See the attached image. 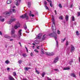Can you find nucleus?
Listing matches in <instances>:
<instances>
[{
	"instance_id": "obj_1",
	"label": "nucleus",
	"mask_w": 80,
	"mask_h": 80,
	"mask_svg": "<svg viewBox=\"0 0 80 80\" xmlns=\"http://www.w3.org/2000/svg\"><path fill=\"white\" fill-rule=\"evenodd\" d=\"M49 36L50 37H54L55 40H57V34L55 32L49 34Z\"/></svg>"
},
{
	"instance_id": "obj_2",
	"label": "nucleus",
	"mask_w": 80,
	"mask_h": 80,
	"mask_svg": "<svg viewBox=\"0 0 80 80\" xmlns=\"http://www.w3.org/2000/svg\"><path fill=\"white\" fill-rule=\"evenodd\" d=\"M20 17L23 19L26 18V20H28V16L27 15V13H25L24 14L20 16Z\"/></svg>"
},
{
	"instance_id": "obj_3",
	"label": "nucleus",
	"mask_w": 80,
	"mask_h": 80,
	"mask_svg": "<svg viewBox=\"0 0 80 80\" xmlns=\"http://www.w3.org/2000/svg\"><path fill=\"white\" fill-rule=\"evenodd\" d=\"M15 31L14 30V28H12L11 30V34L13 37H16V35L15 34Z\"/></svg>"
},
{
	"instance_id": "obj_4",
	"label": "nucleus",
	"mask_w": 80,
	"mask_h": 80,
	"mask_svg": "<svg viewBox=\"0 0 80 80\" xmlns=\"http://www.w3.org/2000/svg\"><path fill=\"white\" fill-rule=\"evenodd\" d=\"M20 27V24L19 22H17V24H15L14 26L15 29H17L18 28H19Z\"/></svg>"
},
{
	"instance_id": "obj_5",
	"label": "nucleus",
	"mask_w": 80,
	"mask_h": 80,
	"mask_svg": "<svg viewBox=\"0 0 80 80\" xmlns=\"http://www.w3.org/2000/svg\"><path fill=\"white\" fill-rule=\"evenodd\" d=\"M42 34V33H39L38 34L36 37V38L38 40V39H41Z\"/></svg>"
},
{
	"instance_id": "obj_6",
	"label": "nucleus",
	"mask_w": 80,
	"mask_h": 80,
	"mask_svg": "<svg viewBox=\"0 0 80 80\" xmlns=\"http://www.w3.org/2000/svg\"><path fill=\"white\" fill-rule=\"evenodd\" d=\"M22 29H20L19 31L18 32V36L19 38H20V37H21V36L22 35Z\"/></svg>"
},
{
	"instance_id": "obj_7",
	"label": "nucleus",
	"mask_w": 80,
	"mask_h": 80,
	"mask_svg": "<svg viewBox=\"0 0 80 80\" xmlns=\"http://www.w3.org/2000/svg\"><path fill=\"white\" fill-rule=\"evenodd\" d=\"M16 19L15 18L11 19L10 21L8 22V24H11V23L12 22H14V21H15Z\"/></svg>"
},
{
	"instance_id": "obj_8",
	"label": "nucleus",
	"mask_w": 80,
	"mask_h": 80,
	"mask_svg": "<svg viewBox=\"0 0 80 80\" xmlns=\"http://www.w3.org/2000/svg\"><path fill=\"white\" fill-rule=\"evenodd\" d=\"M71 47H71V52H73V51H74V50H75V48L72 45H71Z\"/></svg>"
},
{
	"instance_id": "obj_9",
	"label": "nucleus",
	"mask_w": 80,
	"mask_h": 80,
	"mask_svg": "<svg viewBox=\"0 0 80 80\" xmlns=\"http://www.w3.org/2000/svg\"><path fill=\"white\" fill-rule=\"evenodd\" d=\"M8 78L9 80H14V78L11 76H9Z\"/></svg>"
},
{
	"instance_id": "obj_10",
	"label": "nucleus",
	"mask_w": 80,
	"mask_h": 80,
	"mask_svg": "<svg viewBox=\"0 0 80 80\" xmlns=\"http://www.w3.org/2000/svg\"><path fill=\"white\" fill-rule=\"evenodd\" d=\"M52 29L53 32H54H54H55V31H56V28L55 27H55L53 28V25H52Z\"/></svg>"
},
{
	"instance_id": "obj_11",
	"label": "nucleus",
	"mask_w": 80,
	"mask_h": 80,
	"mask_svg": "<svg viewBox=\"0 0 80 80\" xmlns=\"http://www.w3.org/2000/svg\"><path fill=\"white\" fill-rule=\"evenodd\" d=\"M58 57L56 58L55 59V60L54 61V63H57V62H58Z\"/></svg>"
},
{
	"instance_id": "obj_12",
	"label": "nucleus",
	"mask_w": 80,
	"mask_h": 80,
	"mask_svg": "<svg viewBox=\"0 0 80 80\" xmlns=\"http://www.w3.org/2000/svg\"><path fill=\"white\" fill-rule=\"evenodd\" d=\"M12 11H10V12H8L6 13V15H10L11 13H12Z\"/></svg>"
},
{
	"instance_id": "obj_13",
	"label": "nucleus",
	"mask_w": 80,
	"mask_h": 80,
	"mask_svg": "<svg viewBox=\"0 0 80 80\" xmlns=\"http://www.w3.org/2000/svg\"><path fill=\"white\" fill-rule=\"evenodd\" d=\"M70 76L72 77H74V78H76V76H75V74L74 73H72L71 74Z\"/></svg>"
},
{
	"instance_id": "obj_14",
	"label": "nucleus",
	"mask_w": 80,
	"mask_h": 80,
	"mask_svg": "<svg viewBox=\"0 0 80 80\" xmlns=\"http://www.w3.org/2000/svg\"><path fill=\"white\" fill-rule=\"evenodd\" d=\"M30 69H31V68H28V67H25L24 68V70L25 71H28Z\"/></svg>"
},
{
	"instance_id": "obj_15",
	"label": "nucleus",
	"mask_w": 80,
	"mask_h": 80,
	"mask_svg": "<svg viewBox=\"0 0 80 80\" xmlns=\"http://www.w3.org/2000/svg\"><path fill=\"white\" fill-rule=\"evenodd\" d=\"M63 70H70V68L67 67V68H63Z\"/></svg>"
},
{
	"instance_id": "obj_16",
	"label": "nucleus",
	"mask_w": 80,
	"mask_h": 80,
	"mask_svg": "<svg viewBox=\"0 0 80 80\" xmlns=\"http://www.w3.org/2000/svg\"><path fill=\"white\" fill-rule=\"evenodd\" d=\"M4 20L5 19H2V17L1 16H0V20L1 22H4Z\"/></svg>"
},
{
	"instance_id": "obj_17",
	"label": "nucleus",
	"mask_w": 80,
	"mask_h": 80,
	"mask_svg": "<svg viewBox=\"0 0 80 80\" xmlns=\"http://www.w3.org/2000/svg\"><path fill=\"white\" fill-rule=\"evenodd\" d=\"M45 34L44 35L43 37L41 38V40H45Z\"/></svg>"
},
{
	"instance_id": "obj_18",
	"label": "nucleus",
	"mask_w": 80,
	"mask_h": 80,
	"mask_svg": "<svg viewBox=\"0 0 80 80\" xmlns=\"http://www.w3.org/2000/svg\"><path fill=\"white\" fill-rule=\"evenodd\" d=\"M52 22L53 24H54V25L55 26V20L54 19V18H53V16H52Z\"/></svg>"
},
{
	"instance_id": "obj_19",
	"label": "nucleus",
	"mask_w": 80,
	"mask_h": 80,
	"mask_svg": "<svg viewBox=\"0 0 80 80\" xmlns=\"http://www.w3.org/2000/svg\"><path fill=\"white\" fill-rule=\"evenodd\" d=\"M55 55V53L53 52H50V54H49L50 56H53V55Z\"/></svg>"
},
{
	"instance_id": "obj_20",
	"label": "nucleus",
	"mask_w": 80,
	"mask_h": 80,
	"mask_svg": "<svg viewBox=\"0 0 80 80\" xmlns=\"http://www.w3.org/2000/svg\"><path fill=\"white\" fill-rule=\"evenodd\" d=\"M4 37H5V38H11V37L7 35H5L4 36Z\"/></svg>"
},
{
	"instance_id": "obj_21",
	"label": "nucleus",
	"mask_w": 80,
	"mask_h": 80,
	"mask_svg": "<svg viewBox=\"0 0 80 80\" xmlns=\"http://www.w3.org/2000/svg\"><path fill=\"white\" fill-rule=\"evenodd\" d=\"M65 20L67 22L68 20V15H67L65 17Z\"/></svg>"
},
{
	"instance_id": "obj_22",
	"label": "nucleus",
	"mask_w": 80,
	"mask_h": 80,
	"mask_svg": "<svg viewBox=\"0 0 80 80\" xmlns=\"http://www.w3.org/2000/svg\"><path fill=\"white\" fill-rule=\"evenodd\" d=\"M14 3L16 5H18L19 4L18 3V1L17 0H16L14 2Z\"/></svg>"
},
{
	"instance_id": "obj_23",
	"label": "nucleus",
	"mask_w": 80,
	"mask_h": 80,
	"mask_svg": "<svg viewBox=\"0 0 80 80\" xmlns=\"http://www.w3.org/2000/svg\"><path fill=\"white\" fill-rule=\"evenodd\" d=\"M11 2H12V0H8L7 2V3L8 4H10V3H11Z\"/></svg>"
},
{
	"instance_id": "obj_24",
	"label": "nucleus",
	"mask_w": 80,
	"mask_h": 80,
	"mask_svg": "<svg viewBox=\"0 0 80 80\" xmlns=\"http://www.w3.org/2000/svg\"><path fill=\"white\" fill-rule=\"evenodd\" d=\"M28 7L30 8V6H31V2H28Z\"/></svg>"
},
{
	"instance_id": "obj_25",
	"label": "nucleus",
	"mask_w": 80,
	"mask_h": 80,
	"mask_svg": "<svg viewBox=\"0 0 80 80\" xmlns=\"http://www.w3.org/2000/svg\"><path fill=\"white\" fill-rule=\"evenodd\" d=\"M45 54H46V55H49L50 56V52H45Z\"/></svg>"
},
{
	"instance_id": "obj_26",
	"label": "nucleus",
	"mask_w": 80,
	"mask_h": 80,
	"mask_svg": "<svg viewBox=\"0 0 80 80\" xmlns=\"http://www.w3.org/2000/svg\"><path fill=\"white\" fill-rule=\"evenodd\" d=\"M56 46L57 47H58V41H56Z\"/></svg>"
},
{
	"instance_id": "obj_27",
	"label": "nucleus",
	"mask_w": 80,
	"mask_h": 80,
	"mask_svg": "<svg viewBox=\"0 0 80 80\" xmlns=\"http://www.w3.org/2000/svg\"><path fill=\"white\" fill-rule=\"evenodd\" d=\"M59 18L60 20H63V16L61 15L60 16Z\"/></svg>"
},
{
	"instance_id": "obj_28",
	"label": "nucleus",
	"mask_w": 80,
	"mask_h": 80,
	"mask_svg": "<svg viewBox=\"0 0 80 80\" xmlns=\"http://www.w3.org/2000/svg\"><path fill=\"white\" fill-rule=\"evenodd\" d=\"M45 72H44L42 73V77H44V76H45Z\"/></svg>"
},
{
	"instance_id": "obj_29",
	"label": "nucleus",
	"mask_w": 80,
	"mask_h": 80,
	"mask_svg": "<svg viewBox=\"0 0 80 80\" xmlns=\"http://www.w3.org/2000/svg\"><path fill=\"white\" fill-rule=\"evenodd\" d=\"M18 63H19V64H21V63H22V60H19V61H18Z\"/></svg>"
},
{
	"instance_id": "obj_30",
	"label": "nucleus",
	"mask_w": 80,
	"mask_h": 80,
	"mask_svg": "<svg viewBox=\"0 0 80 80\" xmlns=\"http://www.w3.org/2000/svg\"><path fill=\"white\" fill-rule=\"evenodd\" d=\"M5 63L7 64H8V63H10V61H9L7 60V61H5Z\"/></svg>"
},
{
	"instance_id": "obj_31",
	"label": "nucleus",
	"mask_w": 80,
	"mask_h": 80,
	"mask_svg": "<svg viewBox=\"0 0 80 80\" xmlns=\"http://www.w3.org/2000/svg\"><path fill=\"white\" fill-rule=\"evenodd\" d=\"M24 28L25 30H26L27 29V25H24Z\"/></svg>"
},
{
	"instance_id": "obj_32",
	"label": "nucleus",
	"mask_w": 80,
	"mask_h": 80,
	"mask_svg": "<svg viewBox=\"0 0 80 80\" xmlns=\"http://www.w3.org/2000/svg\"><path fill=\"white\" fill-rule=\"evenodd\" d=\"M58 6L60 8H62V4L60 3L59 4Z\"/></svg>"
},
{
	"instance_id": "obj_33",
	"label": "nucleus",
	"mask_w": 80,
	"mask_h": 80,
	"mask_svg": "<svg viewBox=\"0 0 80 80\" xmlns=\"http://www.w3.org/2000/svg\"><path fill=\"white\" fill-rule=\"evenodd\" d=\"M71 18H72V21H75V17H74V16L72 17Z\"/></svg>"
},
{
	"instance_id": "obj_34",
	"label": "nucleus",
	"mask_w": 80,
	"mask_h": 80,
	"mask_svg": "<svg viewBox=\"0 0 80 80\" xmlns=\"http://www.w3.org/2000/svg\"><path fill=\"white\" fill-rule=\"evenodd\" d=\"M54 71L55 72H59V70L58 69H54Z\"/></svg>"
},
{
	"instance_id": "obj_35",
	"label": "nucleus",
	"mask_w": 80,
	"mask_h": 80,
	"mask_svg": "<svg viewBox=\"0 0 80 80\" xmlns=\"http://www.w3.org/2000/svg\"><path fill=\"white\" fill-rule=\"evenodd\" d=\"M44 4L45 5H46L47 4V1H44Z\"/></svg>"
},
{
	"instance_id": "obj_36",
	"label": "nucleus",
	"mask_w": 80,
	"mask_h": 80,
	"mask_svg": "<svg viewBox=\"0 0 80 80\" xmlns=\"http://www.w3.org/2000/svg\"><path fill=\"white\" fill-rule=\"evenodd\" d=\"M44 7H45L46 9L47 10H48L49 9L48 7L47 6L45 5Z\"/></svg>"
},
{
	"instance_id": "obj_37",
	"label": "nucleus",
	"mask_w": 80,
	"mask_h": 80,
	"mask_svg": "<svg viewBox=\"0 0 80 80\" xmlns=\"http://www.w3.org/2000/svg\"><path fill=\"white\" fill-rule=\"evenodd\" d=\"M32 12L31 11H30V13H29V15L30 17H31L32 16Z\"/></svg>"
},
{
	"instance_id": "obj_38",
	"label": "nucleus",
	"mask_w": 80,
	"mask_h": 80,
	"mask_svg": "<svg viewBox=\"0 0 80 80\" xmlns=\"http://www.w3.org/2000/svg\"><path fill=\"white\" fill-rule=\"evenodd\" d=\"M22 55L23 57H26V56H27V54H23Z\"/></svg>"
},
{
	"instance_id": "obj_39",
	"label": "nucleus",
	"mask_w": 80,
	"mask_h": 80,
	"mask_svg": "<svg viewBox=\"0 0 80 80\" xmlns=\"http://www.w3.org/2000/svg\"><path fill=\"white\" fill-rule=\"evenodd\" d=\"M76 34L77 35H79V33H78V31H76Z\"/></svg>"
},
{
	"instance_id": "obj_40",
	"label": "nucleus",
	"mask_w": 80,
	"mask_h": 80,
	"mask_svg": "<svg viewBox=\"0 0 80 80\" xmlns=\"http://www.w3.org/2000/svg\"><path fill=\"white\" fill-rule=\"evenodd\" d=\"M36 72L37 73V74H39V72L37 70V69L36 68Z\"/></svg>"
},
{
	"instance_id": "obj_41",
	"label": "nucleus",
	"mask_w": 80,
	"mask_h": 80,
	"mask_svg": "<svg viewBox=\"0 0 80 80\" xmlns=\"http://www.w3.org/2000/svg\"><path fill=\"white\" fill-rule=\"evenodd\" d=\"M68 41H67L66 43V46H68Z\"/></svg>"
},
{
	"instance_id": "obj_42",
	"label": "nucleus",
	"mask_w": 80,
	"mask_h": 80,
	"mask_svg": "<svg viewBox=\"0 0 80 80\" xmlns=\"http://www.w3.org/2000/svg\"><path fill=\"white\" fill-rule=\"evenodd\" d=\"M34 52H35L36 53H38V51L37 49H35L34 50Z\"/></svg>"
},
{
	"instance_id": "obj_43",
	"label": "nucleus",
	"mask_w": 80,
	"mask_h": 80,
	"mask_svg": "<svg viewBox=\"0 0 80 80\" xmlns=\"http://www.w3.org/2000/svg\"><path fill=\"white\" fill-rule=\"evenodd\" d=\"M72 62H73V60H72L71 61H70L69 62V64L70 65H72Z\"/></svg>"
},
{
	"instance_id": "obj_44",
	"label": "nucleus",
	"mask_w": 80,
	"mask_h": 80,
	"mask_svg": "<svg viewBox=\"0 0 80 80\" xmlns=\"http://www.w3.org/2000/svg\"><path fill=\"white\" fill-rule=\"evenodd\" d=\"M13 75H14V76H16V75H17L16 72H13Z\"/></svg>"
},
{
	"instance_id": "obj_45",
	"label": "nucleus",
	"mask_w": 80,
	"mask_h": 80,
	"mask_svg": "<svg viewBox=\"0 0 80 80\" xmlns=\"http://www.w3.org/2000/svg\"><path fill=\"white\" fill-rule=\"evenodd\" d=\"M12 11L13 13H15L16 12V11L14 9H12Z\"/></svg>"
},
{
	"instance_id": "obj_46",
	"label": "nucleus",
	"mask_w": 80,
	"mask_h": 80,
	"mask_svg": "<svg viewBox=\"0 0 80 80\" xmlns=\"http://www.w3.org/2000/svg\"><path fill=\"white\" fill-rule=\"evenodd\" d=\"M41 54H42V55H43V54H45V52H43V51H41Z\"/></svg>"
},
{
	"instance_id": "obj_47",
	"label": "nucleus",
	"mask_w": 80,
	"mask_h": 80,
	"mask_svg": "<svg viewBox=\"0 0 80 80\" xmlns=\"http://www.w3.org/2000/svg\"><path fill=\"white\" fill-rule=\"evenodd\" d=\"M50 6L51 7H52L53 6V5L52 4V3H50Z\"/></svg>"
},
{
	"instance_id": "obj_48",
	"label": "nucleus",
	"mask_w": 80,
	"mask_h": 80,
	"mask_svg": "<svg viewBox=\"0 0 80 80\" xmlns=\"http://www.w3.org/2000/svg\"><path fill=\"white\" fill-rule=\"evenodd\" d=\"M57 33L58 34H60V32L59 30H58L57 31Z\"/></svg>"
},
{
	"instance_id": "obj_49",
	"label": "nucleus",
	"mask_w": 80,
	"mask_h": 80,
	"mask_svg": "<svg viewBox=\"0 0 80 80\" xmlns=\"http://www.w3.org/2000/svg\"><path fill=\"white\" fill-rule=\"evenodd\" d=\"M78 16H80V12H78Z\"/></svg>"
},
{
	"instance_id": "obj_50",
	"label": "nucleus",
	"mask_w": 80,
	"mask_h": 80,
	"mask_svg": "<svg viewBox=\"0 0 80 80\" xmlns=\"http://www.w3.org/2000/svg\"><path fill=\"white\" fill-rule=\"evenodd\" d=\"M40 46H37L36 48H37V49H38V50H39V47H40Z\"/></svg>"
},
{
	"instance_id": "obj_51",
	"label": "nucleus",
	"mask_w": 80,
	"mask_h": 80,
	"mask_svg": "<svg viewBox=\"0 0 80 80\" xmlns=\"http://www.w3.org/2000/svg\"><path fill=\"white\" fill-rule=\"evenodd\" d=\"M47 78L48 79V80H52V79H50V78H49L48 77H47Z\"/></svg>"
},
{
	"instance_id": "obj_52",
	"label": "nucleus",
	"mask_w": 80,
	"mask_h": 80,
	"mask_svg": "<svg viewBox=\"0 0 80 80\" xmlns=\"http://www.w3.org/2000/svg\"><path fill=\"white\" fill-rule=\"evenodd\" d=\"M25 48L26 49L27 52H28V49H27V48L26 47H25Z\"/></svg>"
},
{
	"instance_id": "obj_53",
	"label": "nucleus",
	"mask_w": 80,
	"mask_h": 80,
	"mask_svg": "<svg viewBox=\"0 0 80 80\" xmlns=\"http://www.w3.org/2000/svg\"><path fill=\"white\" fill-rule=\"evenodd\" d=\"M38 41H37V40L35 41V43H36V44H38V43H39L38 42H38Z\"/></svg>"
},
{
	"instance_id": "obj_54",
	"label": "nucleus",
	"mask_w": 80,
	"mask_h": 80,
	"mask_svg": "<svg viewBox=\"0 0 80 80\" xmlns=\"http://www.w3.org/2000/svg\"><path fill=\"white\" fill-rule=\"evenodd\" d=\"M22 80H27V79L26 78H24L22 79Z\"/></svg>"
},
{
	"instance_id": "obj_55",
	"label": "nucleus",
	"mask_w": 80,
	"mask_h": 80,
	"mask_svg": "<svg viewBox=\"0 0 80 80\" xmlns=\"http://www.w3.org/2000/svg\"><path fill=\"white\" fill-rule=\"evenodd\" d=\"M54 12H55L56 15H57V11H56V10H55Z\"/></svg>"
},
{
	"instance_id": "obj_56",
	"label": "nucleus",
	"mask_w": 80,
	"mask_h": 80,
	"mask_svg": "<svg viewBox=\"0 0 80 80\" xmlns=\"http://www.w3.org/2000/svg\"><path fill=\"white\" fill-rule=\"evenodd\" d=\"M0 35H2V32L0 31Z\"/></svg>"
},
{
	"instance_id": "obj_57",
	"label": "nucleus",
	"mask_w": 80,
	"mask_h": 80,
	"mask_svg": "<svg viewBox=\"0 0 80 80\" xmlns=\"http://www.w3.org/2000/svg\"><path fill=\"white\" fill-rule=\"evenodd\" d=\"M31 56H33V53L31 52Z\"/></svg>"
},
{
	"instance_id": "obj_58",
	"label": "nucleus",
	"mask_w": 80,
	"mask_h": 80,
	"mask_svg": "<svg viewBox=\"0 0 80 80\" xmlns=\"http://www.w3.org/2000/svg\"><path fill=\"white\" fill-rule=\"evenodd\" d=\"M72 7H73V5H71V6H70V8H72Z\"/></svg>"
},
{
	"instance_id": "obj_59",
	"label": "nucleus",
	"mask_w": 80,
	"mask_h": 80,
	"mask_svg": "<svg viewBox=\"0 0 80 80\" xmlns=\"http://www.w3.org/2000/svg\"><path fill=\"white\" fill-rule=\"evenodd\" d=\"M31 16L32 17H34V15L32 14L31 15Z\"/></svg>"
},
{
	"instance_id": "obj_60",
	"label": "nucleus",
	"mask_w": 80,
	"mask_h": 80,
	"mask_svg": "<svg viewBox=\"0 0 80 80\" xmlns=\"http://www.w3.org/2000/svg\"><path fill=\"white\" fill-rule=\"evenodd\" d=\"M49 2H50V3H52V1L51 0L49 1Z\"/></svg>"
},
{
	"instance_id": "obj_61",
	"label": "nucleus",
	"mask_w": 80,
	"mask_h": 80,
	"mask_svg": "<svg viewBox=\"0 0 80 80\" xmlns=\"http://www.w3.org/2000/svg\"><path fill=\"white\" fill-rule=\"evenodd\" d=\"M66 40V38H65L64 39H62V40Z\"/></svg>"
},
{
	"instance_id": "obj_62",
	"label": "nucleus",
	"mask_w": 80,
	"mask_h": 80,
	"mask_svg": "<svg viewBox=\"0 0 80 80\" xmlns=\"http://www.w3.org/2000/svg\"><path fill=\"white\" fill-rule=\"evenodd\" d=\"M79 62H80V57H79Z\"/></svg>"
},
{
	"instance_id": "obj_63",
	"label": "nucleus",
	"mask_w": 80,
	"mask_h": 80,
	"mask_svg": "<svg viewBox=\"0 0 80 80\" xmlns=\"http://www.w3.org/2000/svg\"><path fill=\"white\" fill-rule=\"evenodd\" d=\"M10 70V68H7V70Z\"/></svg>"
},
{
	"instance_id": "obj_64",
	"label": "nucleus",
	"mask_w": 80,
	"mask_h": 80,
	"mask_svg": "<svg viewBox=\"0 0 80 80\" xmlns=\"http://www.w3.org/2000/svg\"><path fill=\"white\" fill-rule=\"evenodd\" d=\"M41 51H43V48H41Z\"/></svg>"
}]
</instances>
